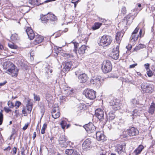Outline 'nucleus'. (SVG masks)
<instances>
[{
	"instance_id": "338daca9",
	"label": "nucleus",
	"mask_w": 155,
	"mask_h": 155,
	"mask_svg": "<svg viewBox=\"0 0 155 155\" xmlns=\"http://www.w3.org/2000/svg\"><path fill=\"white\" fill-rule=\"evenodd\" d=\"M131 45H129L128 46H127L126 48L128 50H130L131 48Z\"/></svg>"
},
{
	"instance_id": "864d4df0",
	"label": "nucleus",
	"mask_w": 155,
	"mask_h": 155,
	"mask_svg": "<svg viewBox=\"0 0 155 155\" xmlns=\"http://www.w3.org/2000/svg\"><path fill=\"white\" fill-rule=\"evenodd\" d=\"M71 155H80V154L76 150L73 149Z\"/></svg>"
},
{
	"instance_id": "f8f14e48",
	"label": "nucleus",
	"mask_w": 155,
	"mask_h": 155,
	"mask_svg": "<svg viewBox=\"0 0 155 155\" xmlns=\"http://www.w3.org/2000/svg\"><path fill=\"white\" fill-rule=\"evenodd\" d=\"M126 143H123L121 144H119L117 146L116 150L119 154L124 152L125 148Z\"/></svg>"
},
{
	"instance_id": "5701e85b",
	"label": "nucleus",
	"mask_w": 155,
	"mask_h": 155,
	"mask_svg": "<svg viewBox=\"0 0 155 155\" xmlns=\"http://www.w3.org/2000/svg\"><path fill=\"white\" fill-rule=\"evenodd\" d=\"M87 108L86 105L84 104H80L78 105V110L80 112H82V111L85 110Z\"/></svg>"
},
{
	"instance_id": "7ed1b4c3",
	"label": "nucleus",
	"mask_w": 155,
	"mask_h": 155,
	"mask_svg": "<svg viewBox=\"0 0 155 155\" xmlns=\"http://www.w3.org/2000/svg\"><path fill=\"white\" fill-rule=\"evenodd\" d=\"M112 68V65L110 61L108 60L104 61L102 64L101 69L104 73H107L110 72Z\"/></svg>"
},
{
	"instance_id": "c756f323",
	"label": "nucleus",
	"mask_w": 155,
	"mask_h": 155,
	"mask_svg": "<svg viewBox=\"0 0 155 155\" xmlns=\"http://www.w3.org/2000/svg\"><path fill=\"white\" fill-rule=\"evenodd\" d=\"M11 39L13 41H16L19 39V38L17 34H14L12 35L11 36Z\"/></svg>"
},
{
	"instance_id": "a18cd8bd",
	"label": "nucleus",
	"mask_w": 155,
	"mask_h": 155,
	"mask_svg": "<svg viewBox=\"0 0 155 155\" xmlns=\"http://www.w3.org/2000/svg\"><path fill=\"white\" fill-rule=\"evenodd\" d=\"M2 110H1L0 112V125H1L2 123L3 120V115L2 114Z\"/></svg>"
},
{
	"instance_id": "f03ea898",
	"label": "nucleus",
	"mask_w": 155,
	"mask_h": 155,
	"mask_svg": "<svg viewBox=\"0 0 155 155\" xmlns=\"http://www.w3.org/2000/svg\"><path fill=\"white\" fill-rule=\"evenodd\" d=\"M111 37L107 35H104L101 37L98 43L100 45L106 46L109 45L112 41Z\"/></svg>"
},
{
	"instance_id": "6e6552de",
	"label": "nucleus",
	"mask_w": 155,
	"mask_h": 155,
	"mask_svg": "<svg viewBox=\"0 0 155 155\" xmlns=\"http://www.w3.org/2000/svg\"><path fill=\"white\" fill-rule=\"evenodd\" d=\"M84 127L88 133H93L95 131L96 128L91 123L85 125Z\"/></svg>"
},
{
	"instance_id": "f704fd0d",
	"label": "nucleus",
	"mask_w": 155,
	"mask_h": 155,
	"mask_svg": "<svg viewBox=\"0 0 155 155\" xmlns=\"http://www.w3.org/2000/svg\"><path fill=\"white\" fill-rule=\"evenodd\" d=\"M120 24H122L123 25V26L125 28V29H127V26L129 25L127 22V21L125 20L124 18L123 20L122 21L121 23H120Z\"/></svg>"
},
{
	"instance_id": "a211bd4d",
	"label": "nucleus",
	"mask_w": 155,
	"mask_h": 155,
	"mask_svg": "<svg viewBox=\"0 0 155 155\" xmlns=\"http://www.w3.org/2000/svg\"><path fill=\"white\" fill-rule=\"evenodd\" d=\"M65 137V136H62V138H61L60 139L59 144L61 147H66L67 146V144L66 141V140Z\"/></svg>"
},
{
	"instance_id": "2f4dec72",
	"label": "nucleus",
	"mask_w": 155,
	"mask_h": 155,
	"mask_svg": "<svg viewBox=\"0 0 155 155\" xmlns=\"http://www.w3.org/2000/svg\"><path fill=\"white\" fill-rule=\"evenodd\" d=\"M109 119L110 120H112L114 119L115 115L113 111H111L109 113Z\"/></svg>"
},
{
	"instance_id": "4be33fe9",
	"label": "nucleus",
	"mask_w": 155,
	"mask_h": 155,
	"mask_svg": "<svg viewBox=\"0 0 155 155\" xmlns=\"http://www.w3.org/2000/svg\"><path fill=\"white\" fill-rule=\"evenodd\" d=\"M124 18L127 21V22L129 25H130L132 23L134 19L133 15H127Z\"/></svg>"
},
{
	"instance_id": "7c9ffc66",
	"label": "nucleus",
	"mask_w": 155,
	"mask_h": 155,
	"mask_svg": "<svg viewBox=\"0 0 155 155\" xmlns=\"http://www.w3.org/2000/svg\"><path fill=\"white\" fill-rule=\"evenodd\" d=\"M73 51L74 52V54H66L67 55V56H69L68 57H70V58L71 57H73L75 56L76 55H77L78 56V55L77 54V48L75 46H74V49L73 50Z\"/></svg>"
},
{
	"instance_id": "f257e3e1",
	"label": "nucleus",
	"mask_w": 155,
	"mask_h": 155,
	"mask_svg": "<svg viewBox=\"0 0 155 155\" xmlns=\"http://www.w3.org/2000/svg\"><path fill=\"white\" fill-rule=\"evenodd\" d=\"M3 67L4 69H7V72L12 77H16L17 76L18 69L11 62L9 61L5 62Z\"/></svg>"
},
{
	"instance_id": "13d9d810",
	"label": "nucleus",
	"mask_w": 155,
	"mask_h": 155,
	"mask_svg": "<svg viewBox=\"0 0 155 155\" xmlns=\"http://www.w3.org/2000/svg\"><path fill=\"white\" fill-rule=\"evenodd\" d=\"M22 113L24 114V116H26L27 115V114L26 112L25 108H23V109L22 110Z\"/></svg>"
},
{
	"instance_id": "0e129e2a",
	"label": "nucleus",
	"mask_w": 155,
	"mask_h": 155,
	"mask_svg": "<svg viewBox=\"0 0 155 155\" xmlns=\"http://www.w3.org/2000/svg\"><path fill=\"white\" fill-rule=\"evenodd\" d=\"M79 1H76L75 2H71V3L74 4V8H75L77 4L78 3Z\"/></svg>"
},
{
	"instance_id": "37998d69",
	"label": "nucleus",
	"mask_w": 155,
	"mask_h": 155,
	"mask_svg": "<svg viewBox=\"0 0 155 155\" xmlns=\"http://www.w3.org/2000/svg\"><path fill=\"white\" fill-rule=\"evenodd\" d=\"M60 124L63 129H64L67 125V123L65 121H62L60 123Z\"/></svg>"
},
{
	"instance_id": "f3484780",
	"label": "nucleus",
	"mask_w": 155,
	"mask_h": 155,
	"mask_svg": "<svg viewBox=\"0 0 155 155\" xmlns=\"http://www.w3.org/2000/svg\"><path fill=\"white\" fill-rule=\"evenodd\" d=\"M35 39L33 41V44L36 45L41 42L44 40L43 37L39 35H37L35 36Z\"/></svg>"
},
{
	"instance_id": "0eeeda50",
	"label": "nucleus",
	"mask_w": 155,
	"mask_h": 155,
	"mask_svg": "<svg viewBox=\"0 0 155 155\" xmlns=\"http://www.w3.org/2000/svg\"><path fill=\"white\" fill-rule=\"evenodd\" d=\"M95 115L101 121H104V112L102 109L101 108L96 109L95 110Z\"/></svg>"
},
{
	"instance_id": "cd10ccee",
	"label": "nucleus",
	"mask_w": 155,
	"mask_h": 155,
	"mask_svg": "<svg viewBox=\"0 0 155 155\" xmlns=\"http://www.w3.org/2000/svg\"><path fill=\"white\" fill-rule=\"evenodd\" d=\"M138 35L137 34H132L130 37V40L132 42H134L137 41L138 37Z\"/></svg>"
},
{
	"instance_id": "6e6d98bb",
	"label": "nucleus",
	"mask_w": 155,
	"mask_h": 155,
	"mask_svg": "<svg viewBox=\"0 0 155 155\" xmlns=\"http://www.w3.org/2000/svg\"><path fill=\"white\" fill-rule=\"evenodd\" d=\"M28 125H29V124L28 123H27L25 124V125L23 127V128H22L23 130H25L28 128Z\"/></svg>"
},
{
	"instance_id": "2eb2a0df",
	"label": "nucleus",
	"mask_w": 155,
	"mask_h": 155,
	"mask_svg": "<svg viewBox=\"0 0 155 155\" xmlns=\"http://www.w3.org/2000/svg\"><path fill=\"white\" fill-rule=\"evenodd\" d=\"M91 141L88 139H86L83 142L82 147L84 150H89L91 147Z\"/></svg>"
},
{
	"instance_id": "052dcab7",
	"label": "nucleus",
	"mask_w": 155,
	"mask_h": 155,
	"mask_svg": "<svg viewBox=\"0 0 155 155\" xmlns=\"http://www.w3.org/2000/svg\"><path fill=\"white\" fill-rule=\"evenodd\" d=\"M12 151H13V154L15 155L16 153L17 148L15 147H14L13 148Z\"/></svg>"
},
{
	"instance_id": "39448f33",
	"label": "nucleus",
	"mask_w": 155,
	"mask_h": 155,
	"mask_svg": "<svg viewBox=\"0 0 155 155\" xmlns=\"http://www.w3.org/2000/svg\"><path fill=\"white\" fill-rule=\"evenodd\" d=\"M141 87L142 91L146 93H151L153 92V89L151 85L147 83H143Z\"/></svg>"
},
{
	"instance_id": "8fccbe9b",
	"label": "nucleus",
	"mask_w": 155,
	"mask_h": 155,
	"mask_svg": "<svg viewBox=\"0 0 155 155\" xmlns=\"http://www.w3.org/2000/svg\"><path fill=\"white\" fill-rule=\"evenodd\" d=\"M121 34V33L120 32H118L117 33V35L116 36V41L119 40L120 38V35Z\"/></svg>"
},
{
	"instance_id": "ddd939ff",
	"label": "nucleus",
	"mask_w": 155,
	"mask_h": 155,
	"mask_svg": "<svg viewBox=\"0 0 155 155\" xmlns=\"http://www.w3.org/2000/svg\"><path fill=\"white\" fill-rule=\"evenodd\" d=\"M127 133L129 136H133L138 134L139 131L137 129L133 127L127 130Z\"/></svg>"
},
{
	"instance_id": "e2e57ef3",
	"label": "nucleus",
	"mask_w": 155,
	"mask_h": 155,
	"mask_svg": "<svg viewBox=\"0 0 155 155\" xmlns=\"http://www.w3.org/2000/svg\"><path fill=\"white\" fill-rule=\"evenodd\" d=\"M137 65V64H135L132 65H130L129 66V68H133L135 67Z\"/></svg>"
},
{
	"instance_id": "5fc2aeb1",
	"label": "nucleus",
	"mask_w": 155,
	"mask_h": 155,
	"mask_svg": "<svg viewBox=\"0 0 155 155\" xmlns=\"http://www.w3.org/2000/svg\"><path fill=\"white\" fill-rule=\"evenodd\" d=\"M8 104L9 107L10 108L13 107L14 106L12 102L11 101H8Z\"/></svg>"
},
{
	"instance_id": "9b49d317",
	"label": "nucleus",
	"mask_w": 155,
	"mask_h": 155,
	"mask_svg": "<svg viewBox=\"0 0 155 155\" xmlns=\"http://www.w3.org/2000/svg\"><path fill=\"white\" fill-rule=\"evenodd\" d=\"M52 1H45L44 2H38V1H28V5L29 7L37 6L43 4L44 3H46Z\"/></svg>"
},
{
	"instance_id": "4468645a",
	"label": "nucleus",
	"mask_w": 155,
	"mask_h": 155,
	"mask_svg": "<svg viewBox=\"0 0 155 155\" xmlns=\"http://www.w3.org/2000/svg\"><path fill=\"white\" fill-rule=\"evenodd\" d=\"M78 78L80 82L81 83H84L87 80V76L85 73L80 74L78 76Z\"/></svg>"
},
{
	"instance_id": "9d476101",
	"label": "nucleus",
	"mask_w": 155,
	"mask_h": 155,
	"mask_svg": "<svg viewBox=\"0 0 155 155\" xmlns=\"http://www.w3.org/2000/svg\"><path fill=\"white\" fill-rule=\"evenodd\" d=\"M60 113L59 107L58 106L54 107L51 112L52 117L54 119L58 118L60 116Z\"/></svg>"
},
{
	"instance_id": "3c124183",
	"label": "nucleus",
	"mask_w": 155,
	"mask_h": 155,
	"mask_svg": "<svg viewBox=\"0 0 155 155\" xmlns=\"http://www.w3.org/2000/svg\"><path fill=\"white\" fill-rule=\"evenodd\" d=\"M21 104V102L19 101H17L15 103V106L16 107V109H17L20 106Z\"/></svg>"
},
{
	"instance_id": "774afa93",
	"label": "nucleus",
	"mask_w": 155,
	"mask_h": 155,
	"mask_svg": "<svg viewBox=\"0 0 155 155\" xmlns=\"http://www.w3.org/2000/svg\"><path fill=\"white\" fill-rule=\"evenodd\" d=\"M80 70H79V69L77 71H76L75 72V75L76 76H77L78 74H80Z\"/></svg>"
},
{
	"instance_id": "09e8293b",
	"label": "nucleus",
	"mask_w": 155,
	"mask_h": 155,
	"mask_svg": "<svg viewBox=\"0 0 155 155\" xmlns=\"http://www.w3.org/2000/svg\"><path fill=\"white\" fill-rule=\"evenodd\" d=\"M34 96V99L35 101H39L40 100V98L39 96L35 95V94H33Z\"/></svg>"
},
{
	"instance_id": "49530a36",
	"label": "nucleus",
	"mask_w": 155,
	"mask_h": 155,
	"mask_svg": "<svg viewBox=\"0 0 155 155\" xmlns=\"http://www.w3.org/2000/svg\"><path fill=\"white\" fill-rule=\"evenodd\" d=\"M26 107L27 110L29 112V113H30L32 109V105L28 104L26 105Z\"/></svg>"
},
{
	"instance_id": "c03bdc74",
	"label": "nucleus",
	"mask_w": 155,
	"mask_h": 155,
	"mask_svg": "<svg viewBox=\"0 0 155 155\" xmlns=\"http://www.w3.org/2000/svg\"><path fill=\"white\" fill-rule=\"evenodd\" d=\"M73 90L71 89L70 90H67V95L68 96L70 95V96H72L73 95V94H74Z\"/></svg>"
},
{
	"instance_id": "412c9836",
	"label": "nucleus",
	"mask_w": 155,
	"mask_h": 155,
	"mask_svg": "<svg viewBox=\"0 0 155 155\" xmlns=\"http://www.w3.org/2000/svg\"><path fill=\"white\" fill-rule=\"evenodd\" d=\"M72 63L71 61L68 62L66 63L64 67V70L66 72H68L71 68Z\"/></svg>"
},
{
	"instance_id": "4c0bfd02",
	"label": "nucleus",
	"mask_w": 155,
	"mask_h": 155,
	"mask_svg": "<svg viewBox=\"0 0 155 155\" xmlns=\"http://www.w3.org/2000/svg\"><path fill=\"white\" fill-rule=\"evenodd\" d=\"M106 153V151L104 149H101L98 153H97V155H105Z\"/></svg>"
},
{
	"instance_id": "a19ab883",
	"label": "nucleus",
	"mask_w": 155,
	"mask_h": 155,
	"mask_svg": "<svg viewBox=\"0 0 155 155\" xmlns=\"http://www.w3.org/2000/svg\"><path fill=\"white\" fill-rule=\"evenodd\" d=\"M73 150V149H66L65 151V153L66 154L68 155H71L72 153Z\"/></svg>"
},
{
	"instance_id": "bf43d9fd",
	"label": "nucleus",
	"mask_w": 155,
	"mask_h": 155,
	"mask_svg": "<svg viewBox=\"0 0 155 155\" xmlns=\"http://www.w3.org/2000/svg\"><path fill=\"white\" fill-rule=\"evenodd\" d=\"M132 102L133 103V104L134 105L138 104V102L135 99H133L132 100Z\"/></svg>"
},
{
	"instance_id": "aec40b11",
	"label": "nucleus",
	"mask_w": 155,
	"mask_h": 155,
	"mask_svg": "<svg viewBox=\"0 0 155 155\" xmlns=\"http://www.w3.org/2000/svg\"><path fill=\"white\" fill-rule=\"evenodd\" d=\"M47 17L48 18V23L51 21H55L57 20L56 17L54 15L48 13L47 14Z\"/></svg>"
},
{
	"instance_id": "a878e982",
	"label": "nucleus",
	"mask_w": 155,
	"mask_h": 155,
	"mask_svg": "<svg viewBox=\"0 0 155 155\" xmlns=\"http://www.w3.org/2000/svg\"><path fill=\"white\" fill-rule=\"evenodd\" d=\"M155 110V104L154 103H152L149 109V113L151 114H152L154 113Z\"/></svg>"
},
{
	"instance_id": "423d86ee",
	"label": "nucleus",
	"mask_w": 155,
	"mask_h": 155,
	"mask_svg": "<svg viewBox=\"0 0 155 155\" xmlns=\"http://www.w3.org/2000/svg\"><path fill=\"white\" fill-rule=\"evenodd\" d=\"M101 77L100 76H95L91 78L90 82L96 86H99L101 84Z\"/></svg>"
},
{
	"instance_id": "dca6fc26",
	"label": "nucleus",
	"mask_w": 155,
	"mask_h": 155,
	"mask_svg": "<svg viewBox=\"0 0 155 155\" xmlns=\"http://www.w3.org/2000/svg\"><path fill=\"white\" fill-rule=\"evenodd\" d=\"M26 31L30 39H33L35 36L33 30L30 28L28 27L26 29Z\"/></svg>"
},
{
	"instance_id": "72a5a7b5",
	"label": "nucleus",
	"mask_w": 155,
	"mask_h": 155,
	"mask_svg": "<svg viewBox=\"0 0 155 155\" xmlns=\"http://www.w3.org/2000/svg\"><path fill=\"white\" fill-rule=\"evenodd\" d=\"M112 108L115 110L120 109V104L119 103H116V104H114V106L112 107Z\"/></svg>"
},
{
	"instance_id": "6ab92c4d",
	"label": "nucleus",
	"mask_w": 155,
	"mask_h": 155,
	"mask_svg": "<svg viewBox=\"0 0 155 155\" xmlns=\"http://www.w3.org/2000/svg\"><path fill=\"white\" fill-rule=\"evenodd\" d=\"M96 137L98 141H103L105 140H106L105 136L101 132H97L96 133Z\"/></svg>"
},
{
	"instance_id": "1a4fd4ad",
	"label": "nucleus",
	"mask_w": 155,
	"mask_h": 155,
	"mask_svg": "<svg viewBox=\"0 0 155 155\" xmlns=\"http://www.w3.org/2000/svg\"><path fill=\"white\" fill-rule=\"evenodd\" d=\"M119 47L117 45L115 48H113L110 57L114 59H117L119 56Z\"/></svg>"
},
{
	"instance_id": "4d7b16f0",
	"label": "nucleus",
	"mask_w": 155,
	"mask_h": 155,
	"mask_svg": "<svg viewBox=\"0 0 155 155\" xmlns=\"http://www.w3.org/2000/svg\"><path fill=\"white\" fill-rule=\"evenodd\" d=\"M139 28L138 27H137L135 28V30H134V31H133L132 34H136L138 32V30H139Z\"/></svg>"
},
{
	"instance_id": "ea45409f",
	"label": "nucleus",
	"mask_w": 155,
	"mask_h": 155,
	"mask_svg": "<svg viewBox=\"0 0 155 155\" xmlns=\"http://www.w3.org/2000/svg\"><path fill=\"white\" fill-rule=\"evenodd\" d=\"M47 128V124L46 123L44 124L41 130V133L44 134L45 133V130Z\"/></svg>"
},
{
	"instance_id": "79ce46f5",
	"label": "nucleus",
	"mask_w": 155,
	"mask_h": 155,
	"mask_svg": "<svg viewBox=\"0 0 155 155\" xmlns=\"http://www.w3.org/2000/svg\"><path fill=\"white\" fill-rule=\"evenodd\" d=\"M138 111L137 109H135L133 111V114H132V116H133L132 118L133 119L138 115Z\"/></svg>"
},
{
	"instance_id": "69168bd1",
	"label": "nucleus",
	"mask_w": 155,
	"mask_h": 155,
	"mask_svg": "<svg viewBox=\"0 0 155 155\" xmlns=\"http://www.w3.org/2000/svg\"><path fill=\"white\" fill-rule=\"evenodd\" d=\"M4 110L7 113H8L9 111H11V110L9 109V108H7L6 107L4 108Z\"/></svg>"
},
{
	"instance_id": "c9c22d12",
	"label": "nucleus",
	"mask_w": 155,
	"mask_h": 155,
	"mask_svg": "<svg viewBox=\"0 0 155 155\" xmlns=\"http://www.w3.org/2000/svg\"><path fill=\"white\" fill-rule=\"evenodd\" d=\"M8 45L10 48L12 49H16L18 48V47L16 45H15L14 43H8Z\"/></svg>"
},
{
	"instance_id": "c85d7f7f",
	"label": "nucleus",
	"mask_w": 155,
	"mask_h": 155,
	"mask_svg": "<svg viewBox=\"0 0 155 155\" xmlns=\"http://www.w3.org/2000/svg\"><path fill=\"white\" fill-rule=\"evenodd\" d=\"M146 47L145 45L143 44H140L138 46H136L134 49V50L136 51L140 50L141 49L144 48Z\"/></svg>"
},
{
	"instance_id": "473e14b6",
	"label": "nucleus",
	"mask_w": 155,
	"mask_h": 155,
	"mask_svg": "<svg viewBox=\"0 0 155 155\" xmlns=\"http://www.w3.org/2000/svg\"><path fill=\"white\" fill-rule=\"evenodd\" d=\"M46 99L48 102H50L52 100V96L50 94L47 93L46 94Z\"/></svg>"
},
{
	"instance_id": "b1692460",
	"label": "nucleus",
	"mask_w": 155,
	"mask_h": 155,
	"mask_svg": "<svg viewBox=\"0 0 155 155\" xmlns=\"http://www.w3.org/2000/svg\"><path fill=\"white\" fill-rule=\"evenodd\" d=\"M86 49V46L85 45H82L78 49L79 54L80 55L84 54L85 53Z\"/></svg>"
},
{
	"instance_id": "de8ad7c7",
	"label": "nucleus",
	"mask_w": 155,
	"mask_h": 155,
	"mask_svg": "<svg viewBox=\"0 0 155 155\" xmlns=\"http://www.w3.org/2000/svg\"><path fill=\"white\" fill-rule=\"evenodd\" d=\"M121 12L124 15H125L126 13L127 10L125 7L123 6L122 8Z\"/></svg>"
},
{
	"instance_id": "58836bf2",
	"label": "nucleus",
	"mask_w": 155,
	"mask_h": 155,
	"mask_svg": "<svg viewBox=\"0 0 155 155\" xmlns=\"http://www.w3.org/2000/svg\"><path fill=\"white\" fill-rule=\"evenodd\" d=\"M116 103H119L118 101L117 100V99H114L110 101V104L111 106L113 107L114 106V104H116Z\"/></svg>"
},
{
	"instance_id": "e433bc0d",
	"label": "nucleus",
	"mask_w": 155,
	"mask_h": 155,
	"mask_svg": "<svg viewBox=\"0 0 155 155\" xmlns=\"http://www.w3.org/2000/svg\"><path fill=\"white\" fill-rule=\"evenodd\" d=\"M101 25V23H95L94 26L92 27V28L94 30L97 29L100 27Z\"/></svg>"
},
{
	"instance_id": "393cba45",
	"label": "nucleus",
	"mask_w": 155,
	"mask_h": 155,
	"mask_svg": "<svg viewBox=\"0 0 155 155\" xmlns=\"http://www.w3.org/2000/svg\"><path fill=\"white\" fill-rule=\"evenodd\" d=\"M143 147L142 145H140L138 148L135 150L134 153L136 155L140 153L143 149Z\"/></svg>"
},
{
	"instance_id": "680f3d73",
	"label": "nucleus",
	"mask_w": 155,
	"mask_h": 155,
	"mask_svg": "<svg viewBox=\"0 0 155 155\" xmlns=\"http://www.w3.org/2000/svg\"><path fill=\"white\" fill-rule=\"evenodd\" d=\"M150 64H144V66L146 70H147L149 69Z\"/></svg>"
},
{
	"instance_id": "603ef678",
	"label": "nucleus",
	"mask_w": 155,
	"mask_h": 155,
	"mask_svg": "<svg viewBox=\"0 0 155 155\" xmlns=\"http://www.w3.org/2000/svg\"><path fill=\"white\" fill-rule=\"evenodd\" d=\"M66 97L64 96H60V99L61 101V102H63L64 101H66Z\"/></svg>"
},
{
	"instance_id": "20e7f679",
	"label": "nucleus",
	"mask_w": 155,
	"mask_h": 155,
	"mask_svg": "<svg viewBox=\"0 0 155 155\" xmlns=\"http://www.w3.org/2000/svg\"><path fill=\"white\" fill-rule=\"evenodd\" d=\"M84 92L86 97L90 100H93L96 97L95 91L92 89H87Z\"/></svg>"
},
{
	"instance_id": "bb28decb",
	"label": "nucleus",
	"mask_w": 155,
	"mask_h": 155,
	"mask_svg": "<svg viewBox=\"0 0 155 155\" xmlns=\"http://www.w3.org/2000/svg\"><path fill=\"white\" fill-rule=\"evenodd\" d=\"M40 17V19L43 23L48 22V18L47 17V15H43V14L41 15Z\"/></svg>"
}]
</instances>
